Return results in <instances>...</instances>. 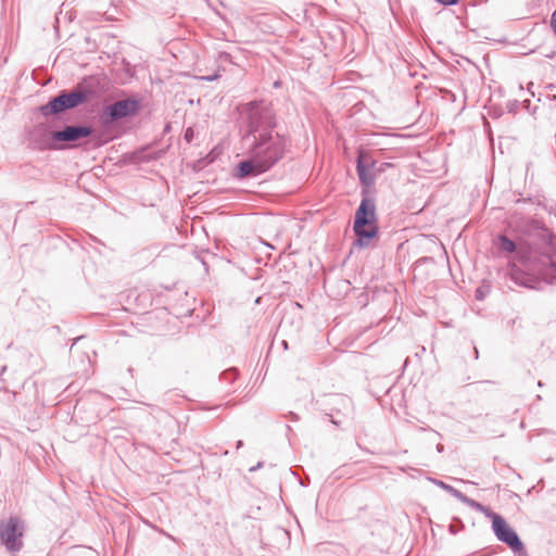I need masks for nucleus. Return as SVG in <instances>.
I'll return each instance as SVG.
<instances>
[{
    "label": "nucleus",
    "mask_w": 556,
    "mask_h": 556,
    "mask_svg": "<svg viewBox=\"0 0 556 556\" xmlns=\"http://www.w3.org/2000/svg\"><path fill=\"white\" fill-rule=\"evenodd\" d=\"M254 139L255 144L251 152L266 169H269L285 153V138L273 129H266L254 136Z\"/></svg>",
    "instance_id": "obj_1"
},
{
    "label": "nucleus",
    "mask_w": 556,
    "mask_h": 556,
    "mask_svg": "<svg viewBox=\"0 0 556 556\" xmlns=\"http://www.w3.org/2000/svg\"><path fill=\"white\" fill-rule=\"evenodd\" d=\"M353 230L358 237V244L366 245L367 240L372 239L378 233L376 204L368 197L363 198L355 213Z\"/></svg>",
    "instance_id": "obj_2"
},
{
    "label": "nucleus",
    "mask_w": 556,
    "mask_h": 556,
    "mask_svg": "<svg viewBox=\"0 0 556 556\" xmlns=\"http://www.w3.org/2000/svg\"><path fill=\"white\" fill-rule=\"evenodd\" d=\"M24 523L17 517L0 521V541L10 552H18L23 546Z\"/></svg>",
    "instance_id": "obj_3"
},
{
    "label": "nucleus",
    "mask_w": 556,
    "mask_h": 556,
    "mask_svg": "<svg viewBox=\"0 0 556 556\" xmlns=\"http://www.w3.org/2000/svg\"><path fill=\"white\" fill-rule=\"evenodd\" d=\"M85 99L86 96L78 90L68 93H61L53 98L49 103L41 106V112L43 115L56 114L65 110L76 108L83 103Z\"/></svg>",
    "instance_id": "obj_4"
},
{
    "label": "nucleus",
    "mask_w": 556,
    "mask_h": 556,
    "mask_svg": "<svg viewBox=\"0 0 556 556\" xmlns=\"http://www.w3.org/2000/svg\"><path fill=\"white\" fill-rule=\"evenodd\" d=\"M496 538L506 543L513 551L519 552L523 548L517 533L508 526L503 517H494L492 527Z\"/></svg>",
    "instance_id": "obj_5"
},
{
    "label": "nucleus",
    "mask_w": 556,
    "mask_h": 556,
    "mask_svg": "<svg viewBox=\"0 0 556 556\" xmlns=\"http://www.w3.org/2000/svg\"><path fill=\"white\" fill-rule=\"evenodd\" d=\"M29 142L38 150L55 148L54 131L49 130L42 125L37 126L29 134Z\"/></svg>",
    "instance_id": "obj_6"
},
{
    "label": "nucleus",
    "mask_w": 556,
    "mask_h": 556,
    "mask_svg": "<svg viewBox=\"0 0 556 556\" xmlns=\"http://www.w3.org/2000/svg\"><path fill=\"white\" fill-rule=\"evenodd\" d=\"M92 134L89 126H67L63 130L54 131L56 142H75Z\"/></svg>",
    "instance_id": "obj_7"
},
{
    "label": "nucleus",
    "mask_w": 556,
    "mask_h": 556,
    "mask_svg": "<svg viewBox=\"0 0 556 556\" xmlns=\"http://www.w3.org/2000/svg\"><path fill=\"white\" fill-rule=\"evenodd\" d=\"M137 101L131 99L117 101L108 108L109 114L112 117V119H119L132 115L137 112Z\"/></svg>",
    "instance_id": "obj_8"
},
{
    "label": "nucleus",
    "mask_w": 556,
    "mask_h": 556,
    "mask_svg": "<svg viewBox=\"0 0 556 556\" xmlns=\"http://www.w3.org/2000/svg\"><path fill=\"white\" fill-rule=\"evenodd\" d=\"M266 170L267 169L261 161H258L252 152H250L249 160H245L238 165L239 177L256 176Z\"/></svg>",
    "instance_id": "obj_9"
},
{
    "label": "nucleus",
    "mask_w": 556,
    "mask_h": 556,
    "mask_svg": "<svg viewBox=\"0 0 556 556\" xmlns=\"http://www.w3.org/2000/svg\"><path fill=\"white\" fill-rule=\"evenodd\" d=\"M497 245H498V249L503 252H508V253L516 252V260H518L520 263L525 264L527 262V260H528L527 250L521 247L517 248V245L511 240H509L507 237L500 236Z\"/></svg>",
    "instance_id": "obj_10"
},
{
    "label": "nucleus",
    "mask_w": 556,
    "mask_h": 556,
    "mask_svg": "<svg viewBox=\"0 0 556 556\" xmlns=\"http://www.w3.org/2000/svg\"><path fill=\"white\" fill-rule=\"evenodd\" d=\"M470 508L483 514L485 517L490 518L492 520V527L494 526V517H501L500 515L493 513L489 507L483 506L482 504L478 503L477 501L469 498L467 496L465 503Z\"/></svg>",
    "instance_id": "obj_11"
},
{
    "label": "nucleus",
    "mask_w": 556,
    "mask_h": 556,
    "mask_svg": "<svg viewBox=\"0 0 556 556\" xmlns=\"http://www.w3.org/2000/svg\"><path fill=\"white\" fill-rule=\"evenodd\" d=\"M433 483L435 485H438L439 488H441L442 490L448 492L452 496H454L462 503H465L467 496L465 494H463L460 491H458L457 489L453 488L452 485H450L441 480H433Z\"/></svg>",
    "instance_id": "obj_12"
},
{
    "label": "nucleus",
    "mask_w": 556,
    "mask_h": 556,
    "mask_svg": "<svg viewBox=\"0 0 556 556\" xmlns=\"http://www.w3.org/2000/svg\"><path fill=\"white\" fill-rule=\"evenodd\" d=\"M357 173L362 182L369 185L371 181V177L368 175V169L364 164V156L359 153L357 157Z\"/></svg>",
    "instance_id": "obj_13"
},
{
    "label": "nucleus",
    "mask_w": 556,
    "mask_h": 556,
    "mask_svg": "<svg viewBox=\"0 0 556 556\" xmlns=\"http://www.w3.org/2000/svg\"><path fill=\"white\" fill-rule=\"evenodd\" d=\"M194 134H193V129L192 128H187L186 129V132H185V139L190 142L193 138Z\"/></svg>",
    "instance_id": "obj_14"
},
{
    "label": "nucleus",
    "mask_w": 556,
    "mask_h": 556,
    "mask_svg": "<svg viewBox=\"0 0 556 556\" xmlns=\"http://www.w3.org/2000/svg\"><path fill=\"white\" fill-rule=\"evenodd\" d=\"M551 24L553 26V29L556 34V10L554 11V13L552 14V18H551Z\"/></svg>",
    "instance_id": "obj_15"
},
{
    "label": "nucleus",
    "mask_w": 556,
    "mask_h": 556,
    "mask_svg": "<svg viewBox=\"0 0 556 556\" xmlns=\"http://www.w3.org/2000/svg\"><path fill=\"white\" fill-rule=\"evenodd\" d=\"M261 466H262V463H258V464L256 465V467H252V468H250V471H254V470H256L257 468H261Z\"/></svg>",
    "instance_id": "obj_16"
},
{
    "label": "nucleus",
    "mask_w": 556,
    "mask_h": 556,
    "mask_svg": "<svg viewBox=\"0 0 556 556\" xmlns=\"http://www.w3.org/2000/svg\"><path fill=\"white\" fill-rule=\"evenodd\" d=\"M242 446V441H238L237 443V448L241 447Z\"/></svg>",
    "instance_id": "obj_17"
},
{
    "label": "nucleus",
    "mask_w": 556,
    "mask_h": 556,
    "mask_svg": "<svg viewBox=\"0 0 556 556\" xmlns=\"http://www.w3.org/2000/svg\"><path fill=\"white\" fill-rule=\"evenodd\" d=\"M552 267L556 270V261L552 262Z\"/></svg>",
    "instance_id": "obj_18"
},
{
    "label": "nucleus",
    "mask_w": 556,
    "mask_h": 556,
    "mask_svg": "<svg viewBox=\"0 0 556 556\" xmlns=\"http://www.w3.org/2000/svg\"><path fill=\"white\" fill-rule=\"evenodd\" d=\"M516 264H511V271H514Z\"/></svg>",
    "instance_id": "obj_19"
}]
</instances>
